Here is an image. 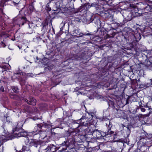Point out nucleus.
Returning <instances> with one entry per match:
<instances>
[{"mask_svg":"<svg viewBox=\"0 0 152 152\" xmlns=\"http://www.w3.org/2000/svg\"><path fill=\"white\" fill-rule=\"evenodd\" d=\"M91 133L92 134L93 136L94 137L99 138L101 136H103L102 133L98 129L94 130L91 132Z\"/></svg>","mask_w":152,"mask_h":152,"instance_id":"obj_1","label":"nucleus"},{"mask_svg":"<svg viewBox=\"0 0 152 152\" xmlns=\"http://www.w3.org/2000/svg\"><path fill=\"white\" fill-rule=\"evenodd\" d=\"M92 117V115L89 114L88 113H85V114H83L82 117L80 118V119L77 121L78 122H79V123H80V121H84L85 119L86 120L88 118L89 119Z\"/></svg>","mask_w":152,"mask_h":152,"instance_id":"obj_2","label":"nucleus"},{"mask_svg":"<svg viewBox=\"0 0 152 152\" xmlns=\"http://www.w3.org/2000/svg\"><path fill=\"white\" fill-rule=\"evenodd\" d=\"M80 123L82 125L88 127L92 124V121L91 120H88L86 121H80Z\"/></svg>","mask_w":152,"mask_h":152,"instance_id":"obj_3","label":"nucleus"},{"mask_svg":"<svg viewBox=\"0 0 152 152\" xmlns=\"http://www.w3.org/2000/svg\"><path fill=\"white\" fill-rule=\"evenodd\" d=\"M30 147L34 146L37 148L40 144V142L36 139H32L30 140Z\"/></svg>","mask_w":152,"mask_h":152,"instance_id":"obj_4","label":"nucleus"},{"mask_svg":"<svg viewBox=\"0 0 152 152\" xmlns=\"http://www.w3.org/2000/svg\"><path fill=\"white\" fill-rule=\"evenodd\" d=\"M45 152H55L56 151V147L53 145H50L44 149Z\"/></svg>","mask_w":152,"mask_h":152,"instance_id":"obj_5","label":"nucleus"},{"mask_svg":"<svg viewBox=\"0 0 152 152\" xmlns=\"http://www.w3.org/2000/svg\"><path fill=\"white\" fill-rule=\"evenodd\" d=\"M26 9H27V10L24 13L28 14L31 13L33 11L34 7L31 4L29 5L27 8L24 7L23 9V10H25Z\"/></svg>","mask_w":152,"mask_h":152,"instance_id":"obj_6","label":"nucleus"},{"mask_svg":"<svg viewBox=\"0 0 152 152\" xmlns=\"http://www.w3.org/2000/svg\"><path fill=\"white\" fill-rule=\"evenodd\" d=\"M74 33L76 35L75 36L80 37H82L86 35H91V34L90 33L83 34L82 33H79L78 29H75L74 31Z\"/></svg>","mask_w":152,"mask_h":152,"instance_id":"obj_7","label":"nucleus"},{"mask_svg":"<svg viewBox=\"0 0 152 152\" xmlns=\"http://www.w3.org/2000/svg\"><path fill=\"white\" fill-rule=\"evenodd\" d=\"M25 101L30 105L34 106L36 104V100L33 98L30 97L29 101L27 99H25Z\"/></svg>","mask_w":152,"mask_h":152,"instance_id":"obj_8","label":"nucleus"},{"mask_svg":"<svg viewBox=\"0 0 152 152\" xmlns=\"http://www.w3.org/2000/svg\"><path fill=\"white\" fill-rule=\"evenodd\" d=\"M112 12L110 10L105 11L104 15V16L105 18H108L110 17L111 16Z\"/></svg>","mask_w":152,"mask_h":152,"instance_id":"obj_9","label":"nucleus"},{"mask_svg":"<svg viewBox=\"0 0 152 152\" xmlns=\"http://www.w3.org/2000/svg\"><path fill=\"white\" fill-rule=\"evenodd\" d=\"M85 19L86 20V22L87 23H89L92 22L93 20L91 18V16H87L85 17Z\"/></svg>","mask_w":152,"mask_h":152,"instance_id":"obj_10","label":"nucleus"},{"mask_svg":"<svg viewBox=\"0 0 152 152\" xmlns=\"http://www.w3.org/2000/svg\"><path fill=\"white\" fill-rule=\"evenodd\" d=\"M30 146L23 145L22 148V150L23 151H28L30 150Z\"/></svg>","mask_w":152,"mask_h":152,"instance_id":"obj_11","label":"nucleus"},{"mask_svg":"<svg viewBox=\"0 0 152 152\" xmlns=\"http://www.w3.org/2000/svg\"><path fill=\"white\" fill-rule=\"evenodd\" d=\"M55 67V66L53 64H50L48 66V68H45V70H46L47 69L51 70H52Z\"/></svg>","mask_w":152,"mask_h":152,"instance_id":"obj_12","label":"nucleus"},{"mask_svg":"<svg viewBox=\"0 0 152 152\" xmlns=\"http://www.w3.org/2000/svg\"><path fill=\"white\" fill-rule=\"evenodd\" d=\"M147 106L150 110H152V102L149 101L147 103Z\"/></svg>","mask_w":152,"mask_h":152,"instance_id":"obj_13","label":"nucleus"},{"mask_svg":"<svg viewBox=\"0 0 152 152\" xmlns=\"http://www.w3.org/2000/svg\"><path fill=\"white\" fill-rule=\"evenodd\" d=\"M147 149V147L144 145H143L142 146L140 147V150L141 152H144Z\"/></svg>","mask_w":152,"mask_h":152,"instance_id":"obj_14","label":"nucleus"},{"mask_svg":"<svg viewBox=\"0 0 152 152\" xmlns=\"http://www.w3.org/2000/svg\"><path fill=\"white\" fill-rule=\"evenodd\" d=\"M25 145L30 146V141L28 138H26L25 141Z\"/></svg>","mask_w":152,"mask_h":152,"instance_id":"obj_15","label":"nucleus"},{"mask_svg":"<svg viewBox=\"0 0 152 152\" xmlns=\"http://www.w3.org/2000/svg\"><path fill=\"white\" fill-rule=\"evenodd\" d=\"M37 129V128H36L35 130L31 132V133L34 135L37 134L39 132V131L38 129Z\"/></svg>","mask_w":152,"mask_h":152,"instance_id":"obj_16","label":"nucleus"},{"mask_svg":"<svg viewBox=\"0 0 152 152\" xmlns=\"http://www.w3.org/2000/svg\"><path fill=\"white\" fill-rule=\"evenodd\" d=\"M44 127L46 128H50L51 126V124L50 123H43Z\"/></svg>","mask_w":152,"mask_h":152,"instance_id":"obj_17","label":"nucleus"},{"mask_svg":"<svg viewBox=\"0 0 152 152\" xmlns=\"http://www.w3.org/2000/svg\"><path fill=\"white\" fill-rule=\"evenodd\" d=\"M11 88L12 89L13 92L15 93H17L18 91V89L17 87H12Z\"/></svg>","mask_w":152,"mask_h":152,"instance_id":"obj_18","label":"nucleus"},{"mask_svg":"<svg viewBox=\"0 0 152 152\" xmlns=\"http://www.w3.org/2000/svg\"><path fill=\"white\" fill-rule=\"evenodd\" d=\"M71 132H69V130L66 131L65 132V136L68 137L70 136Z\"/></svg>","mask_w":152,"mask_h":152,"instance_id":"obj_19","label":"nucleus"},{"mask_svg":"<svg viewBox=\"0 0 152 152\" xmlns=\"http://www.w3.org/2000/svg\"><path fill=\"white\" fill-rule=\"evenodd\" d=\"M124 23H125L124 21H123L122 22L116 23L117 26L118 27H121L123 26L124 25Z\"/></svg>","mask_w":152,"mask_h":152,"instance_id":"obj_20","label":"nucleus"},{"mask_svg":"<svg viewBox=\"0 0 152 152\" xmlns=\"http://www.w3.org/2000/svg\"><path fill=\"white\" fill-rule=\"evenodd\" d=\"M97 5V2H94L91 4V5H89L88 6V7H96Z\"/></svg>","mask_w":152,"mask_h":152,"instance_id":"obj_21","label":"nucleus"},{"mask_svg":"<svg viewBox=\"0 0 152 152\" xmlns=\"http://www.w3.org/2000/svg\"><path fill=\"white\" fill-rule=\"evenodd\" d=\"M114 133V132L113 131H112L111 130H109L108 131V132L107 133H106L105 135H104V136H106L107 135H111L112 134H113Z\"/></svg>","mask_w":152,"mask_h":152,"instance_id":"obj_22","label":"nucleus"},{"mask_svg":"<svg viewBox=\"0 0 152 152\" xmlns=\"http://www.w3.org/2000/svg\"><path fill=\"white\" fill-rule=\"evenodd\" d=\"M21 21L23 20V22L22 23V25H23L24 24V22H25L26 20V17H22L20 19Z\"/></svg>","mask_w":152,"mask_h":152,"instance_id":"obj_23","label":"nucleus"},{"mask_svg":"<svg viewBox=\"0 0 152 152\" xmlns=\"http://www.w3.org/2000/svg\"><path fill=\"white\" fill-rule=\"evenodd\" d=\"M37 126L40 129H41L42 127H44L43 123H40L37 124Z\"/></svg>","mask_w":152,"mask_h":152,"instance_id":"obj_24","label":"nucleus"},{"mask_svg":"<svg viewBox=\"0 0 152 152\" xmlns=\"http://www.w3.org/2000/svg\"><path fill=\"white\" fill-rule=\"evenodd\" d=\"M1 46L2 47H5L6 46L5 44L3 42H1Z\"/></svg>","mask_w":152,"mask_h":152,"instance_id":"obj_25","label":"nucleus"},{"mask_svg":"<svg viewBox=\"0 0 152 152\" xmlns=\"http://www.w3.org/2000/svg\"><path fill=\"white\" fill-rule=\"evenodd\" d=\"M0 90L3 92H4V89L2 86H1L0 87Z\"/></svg>","mask_w":152,"mask_h":152,"instance_id":"obj_26","label":"nucleus"},{"mask_svg":"<svg viewBox=\"0 0 152 152\" xmlns=\"http://www.w3.org/2000/svg\"><path fill=\"white\" fill-rule=\"evenodd\" d=\"M16 135L15 136L16 137H20L21 136H22L21 134V133H18V134H16Z\"/></svg>","mask_w":152,"mask_h":152,"instance_id":"obj_27","label":"nucleus"},{"mask_svg":"<svg viewBox=\"0 0 152 152\" xmlns=\"http://www.w3.org/2000/svg\"><path fill=\"white\" fill-rule=\"evenodd\" d=\"M86 4H85L83 5V6H81L80 7L81 8H84V9H85V7L86 6Z\"/></svg>","mask_w":152,"mask_h":152,"instance_id":"obj_28","label":"nucleus"},{"mask_svg":"<svg viewBox=\"0 0 152 152\" xmlns=\"http://www.w3.org/2000/svg\"><path fill=\"white\" fill-rule=\"evenodd\" d=\"M49 5H47V8H48V9H47V10H48L49 11H50L51 10V8H49Z\"/></svg>","mask_w":152,"mask_h":152,"instance_id":"obj_29","label":"nucleus"},{"mask_svg":"<svg viewBox=\"0 0 152 152\" xmlns=\"http://www.w3.org/2000/svg\"><path fill=\"white\" fill-rule=\"evenodd\" d=\"M148 65H149L148 66V67H151L152 68V63H150V64H148Z\"/></svg>","mask_w":152,"mask_h":152,"instance_id":"obj_30","label":"nucleus"},{"mask_svg":"<svg viewBox=\"0 0 152 152\" xmlns=\"http://www.w3.org/2000/svg\"><path fill=\"white\" fill-rule=\"evenodd\" d=\"M2 68L4 69V71H5L6 70L5 69H6V67L5 66H2Z\"/></svg>","mask_w":152,"mask_h":152,"instance_id":"obj_31","label":"nucleus"},{"mask_svg":"<svg viewBox=\"0 0 152 152\" xmlns=\"http://www.w3.org/2000/svg\"><path fill=\"white\" fill-rule=\"evenodd\" d=\"M61 25H63V26H64L65 25V23H63L62 22L61 23Z\"/></svg>","mask_w":152,"mask_h":152,"instance_id":"obj_32","label":"nucleus"},{"mask_svg":"<svg viewBox=\"0 0 152 152\" xmlns=\"http://www.w3.org/2000/svg\"><path fill=\"white\" fill-rule=\"evenodd\" d=\"M2 82H3L4 83V81H3L2 80H0V82L1 83Z\"/></svg>","mask_w":152,"mask_h":152,"instance_id":"obj_33","label":"nucleus"},{"mask_svg":"<svg viewBox=\"0 0 152 152\" xmlns=\"http://www.w3.org/2000/svg\"><path fill=\"white\" fill-rule=\"evenodd\" d=\"M2 82H3L4 83V81H3L2 80H0V82L1 83Z\"/></svg>","mask_w":152,"mask_h":152,"instance_id":"obj_34","label":"nucleus"},{"mask_svg":"<svg viewBox=\"0 0 152 152\" xmlns=\"http://www.w3.org/2000/svg\"><path fill=\"white\" fill-rule=\"evenodd\" d=\"M151 80V85H152V78L151 79H150Z\"/></svg>","mask_w":152,"mask_h":152,"instance_id":"obj_35","label":"nucleus"},{"mask_svg":"<svg viewBox=\"0 0 152 152\" xmlns=\"http://www.w3.org/2000/svg\"><path fill=\"white\" fill-rule=\"evenodd\" d=\"M81 94V93L80 92H78V93L77 94Z\"/></svg>","mask_w":152,"mask_h":152,"instance_id":"obj_36","label":"nucleus"},{"mask_svg":"<svg viewBox=\"0 0 152 152\" xmlns=\"http://www.w3.org/2000/svg\"><path fill=\"white\" fill-rule=\"evenodd\" d=\"M18 47H19V49H21V47H20L19 46H18Z\"/></svg>","mask_w":152,"mask_h":152,"instance_id":"obj_37","label":"nucleus"},{"mask_svg":"<svg viewBox=\"0 0 152 152\" xmlns=\"http://www.w3.org/2000/svg\"><path fill=\"white\" fill-rule=\"evenodd\" d=\"M151 100H152V101H151V102H152V95L151 96Z\"/></svg>","mask_w":152,"mask_h":152,"instance_id":"obj_38","label":"nucleus"},{"mask_svg":"<svg viewBox=\"0 0 152 152\" xmlns=\"http://www.w3.org/2000/svg\"><path fill=\"white\" fill-rule=\"evenodd\" d=\"M127 129L129 130V131H130L128 127H127Z\"/></svg>","mask_w":152,"mask_h":152,"instance_id":"obj_39","label":"nucleus"},{"mask_svg":"<svg viewBox=\"0 0 152 152\" xmlns=\"http://www.w3.org/2000/svg\"><path fill=\"white\" fill-rule=\"evenodd\" d=\"M126 102H126V104H127H127H128V102H127V100H126Z\"/></svg>","mask_w":152,"mask_h":152,"instance_id":"obj_40","label":"nucleus"},{"mask_svg":"<svg viewBox=\"0 0 152 152\" xmlns=\"http://www.w3.org/2000/svg\"><path fill=\"white\" fill-rule=\"evenodd\" d=\"M77 87L76 88H75V90H77Z\"/></svg>","mask_w":152,"mask_h":152,"instance_id":"obj_41","label":"nucleus"},{"mask_svg":"<svg viewBox=\"0 0 152 152\" xmlns=\"http://www.w3.org/2000/svg\"><path fill=\"white\" fill-rule=\"evenodd\" d=\"M142 110H142V111H144V110H145V109H142Z\"/></svg>","mask_w":152,"mask_h":152,"instance_id":"obj_42","label":"nucleus"},{"mask_svg":"<svg viewBox=\"0 0 152 152\" xmlns=\"http://www.w3.org/2000/svg\"><path fill=\"white\" fill-rule=\"evenodd\" d=\"M142 110H142V111H144V110H145V109H142Z\"/></svg>","mask_w":152,"mask_h":152,"instance_id":"obj_43","label":"nucleus"},{"mask_svg":"<svg viewBox=\"0 0 152 152\" xmlns=\"http://www.w3.org/2000/svg\"><path fill=\"white\" fill-rule=\"evenodd\" d=\"M108 123H109V124H110V122L109 121Z\"/></svg>","mask_w":152,"mask_h":152,"instance_id":"obj_44","label":"nucleus"},{"mask_svg":"<svg viewBox=\"0 0 152 152\" xmlns=\"http://www.w3.org/2000/svg\"><path fill=\"white\" fill-rule=\"evenodd\" d=\"M15 75H18V74H16Z\"/></svg>","mask_w":152,"mask_h":152,"instance_id":"obj_45","label":"nucleus"},{"mask_svg":"<svg viewBox=\"0 0 152 152\" xmlns=\"http://www.w3.org/2000/svg\"><path fill=\"white\" fill-rule=\"evenodd\" d=\"M106 36H108V34H107V35H106Z\"/></svg>","mask_w":152,"mask_h":152,"instance_id":"obj_46","label":"nucleus"},{"mask_svg":"<svg viewBox=\"0 0 152 152\" xmlns=\"http://www.w3.org/2000/svg\"><path fill=\"white\" fill-rule=\"evenodd\" d=\"M122 125L123 126H123H124V125L122 124Z\"/></svg>","mask_w":152,"mask_h":152,"instance_id":"obj_47","label":"nucleus"}]
</instances>
